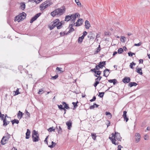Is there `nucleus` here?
Here are the masks:
<instances>
[{"mask_svg":"<svg viewBox=\"0 0 150 150\" xmlns=\"http://www.w3.org/2000/svg\"><path fill=\"white\" fill-rule=\"evenodd\" d=\"M65 11V7L64 6L55 9L51 13V15L54 17L56 15L61 16L63 14Z\"/></svg>","mask_w":150,"mask_h":150,"instance_id":"f257e3e1","label":"nucleus"},{"mask_svg":"<svg viewBox=\"0 0 150 150\" xmlns=\"http://www.w3.org/2000/svg\"><path fill=\"white\" fill-rule=\"evenodd\" d=\"M60 21L58 18L56 19L51 23V25H49L48 26L50 30L53 29L55 27L59 24Z\"/></svg>","mask_w":150,"mask_h":150,"instance_id":"f03ea898","label":"nucleus"},{"mask_svg":"<svg viewBox=\"0 0 150 150\" xmlns=\"http://www.w3.org/2000/svg\"><path fill=\"white\" fill-rule=\"evenodd\" d=\"M112 137H109V139H110L112 142L113 144H114L115 145H117L119 144V143L118 142H116V139L115 138V134L112 133Z\"/></svg>","mask_w":150,"mask_h":150,"instance_id":"7ed1b4c3","label":"nucleus"},{"mask_svg":"<svg viewBox=\"0 0 150 150\" xmlns=\"http://www.w3.org/2000/svg\"><path fill=\"white\" fill-rule=\"evenodd\" d=\"M79 16H80V15L78 13H75L74 14L71 15V21L73 23H74L77 17H78Z\"/></svg>","mask_w":150,"mask_h":150,"instance_id":"20e7f679","label":"nucleus"},{"mask_svg":"<svg viewBox=\"0 0 150 150\" xmlns=\"http://www.w3.org/2000/svg\"><path fill=\"white\" fill-rule=\"evenodd\" d=\"M41 13H39L36 14L34 17H32L31 19L30 22V23H32L33 21H35L40 16Z\"/></svg>","mask_w":150,"mask_h":150,"instance_id":"39448f33","label":"nucleus"},{"mask_svg":"<svg viewBox=\"0 0 150 150\" xmlns=\"http://www.w3.org/2000/svg\"><path fill=\"white\" fill-rule=\"evenodd\" d=\"M11 117H8V119L7 120V118H5L3 120V126H6L9 124V123L11 122Z\"/></svg>","mask_w":150,"mask_h":150,"instance_id":"423d86ee","label":"nucleus"},{"mask_svg":"<svg viewBox=\"0 0 150 150\" xmlns=\"http://www.w3.org/2000/svg\"><path fill=\"white\" fill-rule=\"evenodd\" d=\"M115 138L118 141H121L122 138L120 136V133L115 132Z\"/></svg>","mask_w":150,"mask_h":150,"instance_id":"0eeeda50","label":"nucleus"},{"mask_svg":"<svg viewBox=\"0 0 150 150\" xmlns=\"http://www.w3.org/2000/svg\"><path fill=\"white\" fill-rule=\"evenodd\" d=\"M141 136L140 134L138 133H136L135 134V139L137 142H139L140 140Z\"/></svg>","mask_w":150,"mask_h":150,"instance_id":"6e6552de","label":"nucleus"},{"mask_svg":"<svg viewBox=\"0 0 150 150\" xmlns=\"http://www.w3.org/2000/svg\"><path fill=\"white\" fill-rule=\"evenodd\" d=\"M122 81L125 83H128L130 82V79L129 77H125L122 79Z\"/></svg>","mask_w":150,"mask_h":150,"instance_id":"1a4fd4ad","label":"nucleus"},{"mask_svg":"<svg viewBox=\"0 0 150 150\" xmlns=\"http://www.w3.org/2000/svg\"><path fill=\"white\" fill-rule=\"evenodd\" d=\"M110 70L107 69H105L103 71V76L107 77L110 73Z\"/></svg>","mask_w":150,"mask_h":150,"instance_id":"9d476101","label":"nucleus"},{"mask_svg":"<svg viewBox=\"0 0 150 150\" xmlns=\"http://www.w3.org/2000/svg\"><path fill=\"white\" fill-rule=\"evenodd\" d=\"M106 65V62L105 61H103L102 62H100L98 65V66L100 68H102L103 67H104V65Z\"/></svg>","mask_w":150,"mask_h":150,"instance_id":"9b49d317","label":"nucleus"},{"mask_svg":"<svg viewBox=\"0 0 150 150\" xmlns=\"http://www.w3.org/2000/svg\"><path fill=\"white\" fill-rule=\"evenodd\" d=\"M66 125L68 127L67 128L68 129H70L72 126V122L71 120H70L66 123Z\"/></svg>","mask_w":150,"mask_h":150,"instance_id":"f8f14e48","label":"nucleus"},{"mask_svg":"<svg viewBox=\"0 0 150 150\" xmlns=\"http://www.w3.org/2000/svg\"><path fill=\"white\" fill-rule=\"evenodd\" d=\"M32 138L33 141V142H37L39 141V136H32Z\"/></svg>","mask_w":150,"mask_h":150,"instance_id":"ddd939ff","label":"nucleus"},{"mask_svg":"<svg viewBox=\"0 0 150 150\" xmlns=\"http://www.w3.org/2000/svg\"><path fill=\"white\" fill-rule=\"evenodd\" d=\"M8 140L7 139L5 138V137H3L1 141V144H2L4 145L6 143Z\"/></svg>","mask_w":150,"mask_h":150,"instance_id":"4468645a","label":"nucleus"},{"mask_svg":"<svg viewBox=\"0 0 150 150\" xmlns=\"http://www.w3.org/2000/svg\"><path fill=\"white\" fill-rule=\"evenodd\" d=\"M85 27L87 29L91 27V24L89 21L88 20L86 21L85 22Z\"/></svg>","mask_w":150,"mask_h":150,"instance_id":"2eb2a0df","label":"nucleus"},{"mask_svg":"<svg viewBox=\"0 0 150 150\" xmlns=\"http://www.w3.org/2000/svg\"><path fill=\"white\" fill-rule=\"evenodd\" d=\"M30 137V130L28 129H27V132L26 133V137L25 138L26 139H29Z\"/></svg>","mask_w":150,"mask_h":150,"instance_id":"dca6fc26","label":"nucleus"},{"mask_svg":"<svg viewBox=\"0 0 150 150\" xmlns=\"http://www.w3.org/2000/svg\"><path fill=\"white\" fill-rule=\"evenodd\" d=\"M108 81L110 83H113L114 85H115L116 83H117V80L115 79L109 80Z\"/></svg>","mask_w":150,"mask_h":150,"instance_id":"f3484780","label":"nucleus"},{"mask_svg":"<svg viewBox=\"0 0 150 150\" xmlns=\"http://www.w3.org/2000/svg\"><path fill=\"white\" fill-rule=\"evenodd\" d=\"M82 21V19L81 18L79 19V20H78L76 22V23H74V25H75V26H80V25L79 24V22H80V21Z\"/></svg>","mask_w":150,"mask_h":150,"instance_id":"a211bd4d","label":"nucleus"},{"mask_svg":"<svg viewBox=\"0 0 150 150\" xmlns=\"http://www.w3.org/2000/svg\"><path fill=\"white\" fill-rule=\"evenodd\" d=\"M136 69H137L136 71L139 74H140L141 75H142L143 73L142 72V69L141 68H136Z\"/></svg>","mask_w":150,"mask_h":150,"instance_id":"6ab92c4d","label":"nucleus"},{"mask_svg":"<svg viewBox=\"0 0 150 150\" xmlns=\"http://www.w3.org/2000/svg\"><path fill=\"white\" fill-rule=\"evenodd\" d=\"M62 104L64 106L65 109H68L70 108L68 104H67L66 103L64 102H63L62 103Z\"/></svg>","mask_w":150,"mask_h":150,"instance_id":"aec40b11","label":"nucleus"},{"mask_svg":"<svg viewBox=\"0 0 150 150\" xmlns=\"http://www.w3.org/2000/svg\"><path fill=\"white\" fill-rule=\"evenodd\" d=\"M56 128L58 129V134H62V129L60 126L59 127V129H58L57 126H56Z\"/></svg>","mask_w":150,"mask_h":150,"instance_id":"412c9836","label":"nucleus"},{"mask_svg":"<svg viewBox=\"0 0 150 150\" xmlns=\"http://www.w3.org/2000/svg\"><path fill=\"white\" fill-rule=\"evenodd\" d=\"M71 16H66L65 19V21L68 22L70 20H71Z\"/></svg>","mask_w":150,"mask_h":150,"instance_id":"4be33fe9","label":"nucleus"},{"mask_svg":"<svg viewBox=\"0 0 150 150\" xmlns=\"http://www.w3.org/2000/svg\"><path fill=\"white\" fill-rule=\"evenodd\" d=\"M47 4L46 1L44 2L41 4L40 5V10L42 11L44 10V7L45 5Z\"/></svg>","mask_w":150,"mask_h":150,"instance_id":"5701e85b","label":"nucleus"},{"mask_svg":"<svg viewBox=\"0 0 150 150\" xmlns=\"http://www.w3.org/2000/svg\"><path fill=\"white\" fill-rule=\"evenodd\" d=\"M129 84L130 87H132L133 86H136L137 84L135 82H131L129 83Z\"/></svg>","mask_w":150,"mask_h":150,"instance_id":"b1692460","label":"nucleus"},{"mask_svg":"<svg viewBox=\"0 0 150 150\" xmlns=\"http://www.w3.org/2000/svg\"><path fill=\"white\" fill-rule=\"evenodd\" d=\"M21 16H19V15L18 16H17L15 17V19H14V21H18V22H19L20 21V18Z\"/></svg>","mask_w":150,"mask_h":150,"instance_id":"393cba45","label":"nucleus"},{"mask_svg":"<svg viewBox=\"0 0 150 150\" xmlns=\"http://www.w3.org/2000/svg\"><path fill=\"white\" fill-rule=\"evenodd\" d=\"M25 7V5L24 3H21L20 8L23 10H24Z\"/></svg>","mask_w":150,"mask_h":150,"instance_id":"a878e982","label":"nucleus"},{"mask_svg":"<svg viewBox=\"0 0 150 150\" xmlns=\"http://www.w3.org/2000/svg\"><path fill=\"white\" fill-rule=\"evenodd\" d=\"M70 28L69 30L67 33H66V35H67L69 33L72 32H73V31H74V29L73 27H70Z\"/></svg>","mask_w":150,"mask_h":150,"instance_id":"bb28decb","label":"nucleus"},{"mask_svg":"<svg viewBox=\"0 0 150 150\" xmlns=\"http://www.w3.org/2000/svg\"><path fill=\"white\" fill-rule=\"evenodd\" d=\"M32 136H39V134L35 130H33L32 132Z\"/></svg>","mask_w":150,"mask_h":150,"instance_id":"cd10ccee","label":"nucleus"},{"mask_svg":"<svg viewBox=\"0 0 150 150\" xmlns=\"http://www.w3.org/2000/svg\"><path fill=\"white\" fill-rule=\"evenodd\" d=\"M52 144L51 145H50L48 146V147L51 148H52L54 147L56 145V143L54 142L53 141H52L51 142Z\"/></svg>","mask_w":150,"mask_h":150,"instance_id":"c85d7f7f","label":"nucleus"},{"mask_svg":"<svg viewBox=\"0 0 150 150\" xmlns=\"http://www.w3.org/2000/svg\"><path fill=\"white\" fill-rule=\"evenodd\" d=\"M11 122L12 123V125H13L14 123H16L17 124H18L19 122V121L18 120L16 119H14V120H12Z\"/></svg>","mask_w":150,"mask_h":150,"instance_id":"c756f323","label":"nucleus"},{"mask_svg":"<svg viewBox=\"0 0 150 150\" xmlns=\"http://www.w3.org/2000/svg\"><path fill=\"white\" fill-rule=\"evenodd\" d=\"M58 105V107L60 109V110H64L65 111V112H64V113H65L66 112H65V111H66V109H65L63 107V106L62 105Z\"/></svg>","mask_w":150,"mask_h":150,"instance_id":"7c9ffc66","label":"nucleus"},{"mask_svg":"<svg viewBox=\"0 0 150 150\" xmlns=\"http://www.w3.org/2000/svg\"><path fill=\"white\" fill-rule=\"evenodd\" d=\"M23 114V113L22 112L19 111V113L17 115L18 117L19 118V117H20V119L21 118Z\"/></svg>","mask_w":150,"mask_h":150,"instance_id":"2f4dec72","label":"nucleus"},{"mask_svg":"<svg viewBox=\"0 0 150 150\" xmlns=\"http://www.w3.org/2000/svg\"><path fill=\"white\" fill-rule=\"evenodd\" d=\"M91 136L92 137V138L94 140H96L97 136L96 135V134L95 133H91Z\"/></svg>","mask_w":150,"mask_h":150,"instance_id":"473e14b6","label":"nucleus"},{"mask_svg":"<svg viewBox=\"0 0 150 150\" xmlns=\"http://www.w3.org/2000/svg\"><path fill=\"white\" fill-rule=\"evenodd\" d=\"M83 39V37L81 36L79 37L78 39V43H81Z\"/></svg>","mask_w":150,"mask_h":150,"instance_id":"72a5a7b5","label":"nucleus"},{"mask_svg":"<svg viewBox=\"0 0 150 150\" xmlns=\"http://www.w3.org/2000/svg\"><path fill=\"white\" fill-rule=\"evenodd\" d=\"M62 68L60 67H57L56 68V70L57 71H60L61 73H63L64 72L63 71H62Z\"/></svg>","mask_w":150,"mask_h":150,"instance_id":"f704fd0d","label":"nucleus"},{"mask_svg":"<svg viewBox=\"0 0 150 150\" xmlns=\"http://www.w3.org/2000/svg\"><path fill=\"white\" fill-rule=\"evenodd\" d=\"M78 102L77 101L76 103L73 102L72 103V104H73L74 107L75 108H76L78 106V105H77V104L78 103Z\"/></svg>","mask_w":150,"mask_h":150,"instance_id":"c9c22d12","label":"nucleus"},{"mask_svg":"<svg viewBox=\"0 0 150 150\" xmlns=\"http://www.w3.org/2000/svg\"><path fill=\"white\" fill-rule=\"evenodd\" d=\"M53 127H52L48 129L47 130L49 132L54 131L55 129L53 128Z\"/></svg>","mask_w":150,"mask_h":150,"instance_id":"e433bc0d","label":"nucleus"},{"mask_svg":"<svg viewBox=\"0 0 150 150\" xmlns=\"http://www.w3.org/2000/svg\"><path fill=\"white\" fill-rule=\"evenodd\" d=\"M105 93L104 92H100L99 93V96L100 98H103V96Z\"/></svg>","mask_w":150,"mask_h":150,"instance_id":"4c0bfd02","label":"nucleus"},{"mask_svg":"<svg viewBox=\"0 0 150 150\" xmlns=\"http://www.w3.org/2000/svg\"><path fill=\"white\" fill-rule=\"evenodd\" d=\"M75 1L78 6H81V3L79 1V0H75Z\"/></svg>","mask_w":150,"mask_h":150,"instance_id":"58836bf2","label":"nucleus"},{"mask_svg":"<svg viewBox=\"0 0 150 150\" xmlns=\"http://www.w3.org/2000/svg\"><path fill=\"white\" fill-rule=\"evenodd\" d=\"M123 52V50L122 48H120L118 50V53L119 54H121Z\"/></svg>","mask_w":150,"mask_h":150,"instance_id":"ea45409f","label":"nucleus"},{"mask_svg":"<svg viewBox=\"0 0 150 150\" xmlns=\"http://www.w3.org/2000/svg\"><path fill=\"white\" fill-rule=\"evenodd\" d=\"M4 137H5V138H6L8 140L10 137V135L8 134V133H7L6 135Z\"/></svg>","mask_w":150,"mask_h":150,"instance_id":"a19ab883","label":"nucleus"},{"mask_svg":"<svg viewBox=\"0 0 150 150\" xmlns=\"http://www.w3.org/2000/svg\"><path fill=\"white\" fill-rule=\"evenodd\" d=\"M125 38L124 36H121L120 38V40L122 42H125Z\"/></svg>","mask_w":150,"mask_h":150,"instance_id":"79ce46f5","label":"nucleus"},{"mask_svg":"<svg viewBox=\"0 0 150 150\" xmlns=\"http://www.w3.org/2000/svg\"><path fill=\"white\" fill-rule=\"evenodd\" d=\"M58 74H57V75H55L54 76H52L51 78V79H56L58 78Z\"/></svg>","mask_w":150,"mask_h":150,"instance_id":"37998d69","label":"nucleus"},{"mask_svg":"<svg viewBox=\"0 0 150 150\" xmlns=\"http://www.w3.org/2000/svg\"><path fill=\"white\" fill-rule=\"evenodd\" d=\"M26 15V14L24 12H23L22 13H21V14H19V15L21 16H22L24 18H25Z\"/></svg>","mask_w":150,"mask_h":150,"instance_id":"c03bdc74","label":"nucleus"},{"mask_svg":"<svg viewBox=\"0 0 150 150\" xmlns=\"http://www.w3.org/2000/svg\"><path fill=\"white\" fill-rule=\"evenodd\" d=\"M96 50H97L96 51V53H98L100 51V45H99V46L97 48Z\"/></svg>","mask_w":150,"mask_h":150,"instance_id":"a18cd8bd","label":"nucleus"},{"mask_svg":"<svg viewBox=\"0 0 150 150\" xmlns=\"http://www.w3.org/2000/svg\"><path fill=\"white\" fill-rule=\"evenodd\" d=\"M87 33L86 31H84L83 33V35L81 37H83V38L84 39V37L87 34Z\"/></svg>","mask_w":150,"mask_h":150,"instance_id":"49530a36","label":"nucleus"},{"mask_svg":"<svg viewBox=\"0 0 150 150\" xmlns=\"http://www.w3.org/2000/svg\"><path fill=\"white\" fill-rule=\"evenodd\" d=\"M99 83L98 81H96L94 83L93 86L95 87H96L97 85Z\"/></svg>","mask_w":150,"mask_h":150,"instance_id":"de8ad7c7","label":"nucleus"},{"mask_svg":"<svg viewBox=\"0 0 150 150\" xmlns=\"http://www.w3.org/2000/svg\"><path fill=\"white\" fill-rule=\"evenodd\" d=\"M101 72L100 71H96L95 74L97 75H100L101 74Z\"/></svg>","mask_w":150,"mask_h":150,"instance_id":"09e8293b","label":"nucleus"},{"mask_svg":"<svg viewBox=\"0 0 150 150\" xmlns=\"http://www.w3.org/2000/svg\"><path fill=\"white\" fill-rule=\"evenodd\" d=\"M110 33L109 32H105V35L106 36H110Z\"/></svg>","mask_w":150,"mask_h":150,"instance_id":"8fccbe9b","label":"nucleus"},{"mask_svg":"<svg viewBox=\"0 0 150 150\" xmlns=\"http://www.w3.org/2000/svg\"><path fill=\"white\" fill-rule=\"evenodd\" d=\"M128 54L129 56H132L133 55H135V54L134 53H132L131 52H128Z\"/></svg>","mask_w":150,"mask_h":150,"instance_id":"3c124183","label":"nucleus"},{"mask_svg":"<svg viewBox=\"0 0 150 150\" xmlns=\"http://www.w3.org/2000/svg\"><path fill=\"white\" fill-rule=\"evenodd\" d=\"M59 25L57 26V28L58 29H61L62 27V26L61 25V24H60L58 25Z\"/></svg>","mask_w":150,"mask_h":150,"instance_id":"603ef678","label":"nucleus"},{"mask_svg":"<svg viewBox=\"0 0 150 150\" xmlns=\"http://www.w3.org/2000/svg\"><path fill=\"white\" fill-rule=\"evenodd\" d=\"M96 96H94L93 97V98L92 99H91L90 100V101L91 102H92L94 101L95 100H96Z\"/></svg>","mask_w":150,"mask_h":150,"instance_id":"864d4df0","label":"nucleus"},{"mask_svg":"<svg viewBox=\"0 0 150 150\" xmlns=\"http://www.w3.org/2000/svg\"><path fill=\"white\" fill-rule=\"evenodd\" d=\"M142 44V43L141 42H139L138 44H134V46H140Z\"/></svg>","mask_w":150,"mask_h":150,"instance_id":"5fc2aeb1","label":"nucleus"},{"mask_svg":"<svg viewBox=\"0 0 150 150\" xmlns=\"http://www.w3.org/2000/svg\"><path fill=\"white\" fill-rule=\"evenodd\" d=\"M66 33L65 32H61L60 33V35L61 36H63L64 35H66Z\"/></svg>","mask_w":150,"mask_h":150,"instance_id":"6e6d98bb","label":"nucleus"},{"mask_svg":"<svg viewBox=\"0 0 150 150\" xmlns=\"http://www.w3.org/2000/svg\"><path fill=\"white\" fill-rule=\"evenodd\" d=\"M50 6V5L49 4H46L45 5L44 7V10L46 8H47L48 7Z\"/></svg>","mask_w":150,"mask_h":150,"instance_id":"4d7b16f0","label":"nucleus"},{"mask_svg":"<svg viewBox=\"0 0 150 150\" xmlns=\"http://www.w3.org/2000/svg\"><path fill=\"white\" fill-rule=\"evenodd\" d=\"M19 89L17 88V90H16V91L15 92V94L16 95H18L20 93L18 91Z\"/></svg>","mask_w":150,"mask_h":150,"instance_id":"13d9d810","label":"nucleus"},{"mask_svg":"<svg viewBox=\"0 0 150 150\" xmlns=\"http://www.w3.org/2000/svg\"><path fill=\"white\" fill-rule=\"evenodd\" d=\"M123 117L124 120H125L126 122H127L129 120V119L128 117H127V116H123Z\"/></svg>","mask_w":150,"mask_h":150,"instance_id":"bf43d9fd","label":"nucleus"},{"mask_svg":"<svg viewBox=\"0 0 150 150\" xmlns=\"http://www.w3.org/2000/svg\"><path fill=\"white\" fill-rule=\"evenodd\" d=\"M43 91V89H40L39 90V92H38V93L39 94H42V93Z\"/></svg>","mask_w":150,"mask_h":150,"instance_id":"052dcab7","label":"nucleus"},{"mask_svg":"<svg viewBox=\"0 0 150 150\" xmlns=\"http://www.w3.org/2000/svg\"><path fill=\"white\" fill-rule=\"evenodd\" d=\"M42 0H35V1H34V2L37 4L39 3L40 1H41Z\"/></svg>","mask_w":150,"mask_h":150,"instance_id":"680f3d73","label":"nucleus"},{"mask_svg":"<svg viewBox=\"0 0 150 150\" xmlns=\"http://www.w3.org/2000/svg\"><path fill=\"white\" fill-rule=\"evenodd\" d=\"M47 138H48V137H47L45 139V140H44V142L46 143V144H48V142H47Z\"/></svg>","mask_w":150,"mask_h":150,"instance_id":"e2e57ef3","label":"nucleus"},{"mask_svg":"<svg viewBox=\"0 0 150 150\" xmlns=\"http://www.w3.org/2000/svg\"><path fill=\"white\" fill-rule=\"evenodd\" d=\"M105 115H110V118L111 117H112V115L109 112H105Z\"/></svg>","mask_w":150,"mask_h":150,"instance_id":"0e129e2a","label":"nucleus"},{"mask_svg":"<svg viewBox=\"0 0 150 150\" xmlns=\"http://www.w3.org/2000/svg\"><path fill=\"white\" fill-rule=\"evenodd\" d=\"M122 147L120 145H119L118 146V150H121V148Z\"/></svg>","mask_w":150,"mask_h":150,"instance_id":"69168bd1","label":"nucleus"},{"mask_svg":"<svg viewBox=\"0 0 150 150\" xmlns=\"http://www.w3.org/2000/svg\"><path fill=\"white\" fill-rule=\"evenodd\" d=\"M25 111L26 112V114L27 115L28 117H30V113L28 112V111L26 110H25Z\"/></svg>","mask_w":150,"mask_h":150,"instance_id":"338daca9","label":"nucleus"},{"mask_svg":"<svg viewBox=\"0 0 150 150\" xmlns=\"http://www.w3.org/2000/svg\"><path fill=\"white\" fill-rule=\"evenodd\" d=\"M91 71L92 72H94L95 73L96 70V69L94 68L93 69H91Z\"/></svg>","mask_w":150,"mask_h":150,"instance_id":"774afa93","label":"nucleus"}]
</instances>
